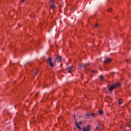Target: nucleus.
<instances>
[{
    "mask_svg": "<svg viewBox=\"0 0 131 131\" xmlns=\"http://www.w3.org/2000/svg\"><path fill=\"white\" fill-rule=\"evenodd\" d=\"M119 86H120V83H116L112 85L110 88H109L108 91L110 93H112V91H113L114 89H115L116 88H119Z\"/></svg>",
    "mask_w": 131,
    "mask_h": 131,
    "instance_id": "f257e3e1",
    "label": "nucleus"
},
{
    "mask_svg": "<svg viewBox=\"0 0 131 131\" xmlns=\"http://www.w3.org/2000/svg\"><path fill=\"white\" fill-rule=\"evenodd\" d=\"M79 125H82V122L80 121V122H79V123H77V121H76V125L77 127L78 128H79V129H82V128L80 127V126H79Z\"/></svg>",
    "mask_w": 131,
    "mask_h": 131,
    "instance_id": "f03ea898",
    "label": "nucleus"
},
{
    "mask_svg": "<svg viewBox=\"0 0 131 131\" xmlns=\"http://www.w3.org/2000/svg\"><path fill=\"white\" fill-rule=\"evenodd\" d=\"M54 60L55 61H57V60H58L59 62H61V61H62V56L58 55L56 56Z\"/></svg>",
    "mask_w": 131,
    "mask_h": 131,
    "instance_id": "7ed1b4c3",
    "label": "nucleus"
},
{
    "mask_svg": "<svg viewBox=\"0 0 131 131\" xmlns=\"http://www.w3.org/2000/svg\"><path fill=\"white\" fill-rule=\"evenodd\" d=\"M111 61H112V59H111V58L108 57L106 59H105L104 61V63H105V64H106L107 63H110V62H111Z\"/></svg>",
    "mask_w": 131,
    "mask_h": 131,
    "instance_id": "20e7f679",
    "label": "nucleus"
},
{
    "mask_svg": "<svg viewBox=\"0 0 131 131\" xmlns=\"http://www.w3.org/2000/svg\"><path fill=\"white\" fill-rule=\"evenodd\" d=\"M46 62L50 64L51 62H52V58L50 57H49L46 59Z\"/></svg>",
    "mask_w": 131,
    "mask_h": 131,
    "instance_id": "39448f33",
    "label": "nucleus"
},
{
    "mask_svg": "<svg viewBox=\"0 0 131 131\" xmlns=\"http://www.w3.org/2000/svg\"><path fill=\"white\" fill-rule=\"evenodd\" d=\"M49 64V66L51 67V68H54L55 67V63H54V62H51Z\"/></svg>",
    "mask_w": 131,
    "mask_h": 131,
    "instance_id": "423d86ee",
    "label": "nucleus"
},
{
    "mask_svg": "<svg viewBox=\"0 0 131 131\" xmlns=\"http://www.w3.org/2000/svg\"><path fill=\"white\" fill-rule=\"evenodd\" d=\"M67 70L68 71V72H71V70H72V66H71L70 67H68L67 69Z\"/></svg>",
    "mask_w": 131,
    "mask_h": 131,
    "instance_id": "0eeeda50",
    "label": "nucleus"
},
{
    "mask_svg": "<svg viewBox=\"0 0 131 131\" xmlns=\"http://www.w3.org/2000/svg\"><path fill=\"white\" fill-rule=\"evenodd\" d=\"M86 115L87 116H91V117H94V115H95L94 114L87 113Z\"/></svg>",
    "mask_w": 131,
    "mask_h": 131,
    "instance_id": "6e6552de",
    "label": "nucleus"
},
{
    "mask_svg": "<svg viewBox=\"0 0 131 131\" xmlns=\"http://www.w3.org/2000/svg\"><path fill=\"white\" fill-rule=\"evenodd\" d=\"M89 63H83V66L84 68H85V69H86V66H89Z\"/></svg>",
    "mask_w": 131,
    "mask_h": 131,
    "instance_id": "1a4fd4ad",
    "label": "nucleus"
},
{
    "mask_svg": "<svg viewBox=\"0 0 131 131\" xmlns=\"http://www.w3.org/2000/svg\"><path fill=\"white\" fill-rule=\"evenodd\" d=\"M99 113L100 115H102V114L104 113V112L102 110H100L99 111Z\"/></svg>",
    "mask_w": 131,
    "mask_h": 131,
    "instance_id": "9d476101",
    "label": "nucleus"
},
{
    "mask_svg": "<svg viewBox=\"0 0 131 131\" xmlns=\"http://www.w3.org/2000/svg\"><path fill=\"white\" fill-rule=\"evenodd\" d=\"M99 77H100L101 80H105V79H104V77L103 76V75H100V76H99Z\"/></svg>",
    "mask_w": 131,
    "mask_h": 131,
    "instance_id": "9b49d317",
    "label": "nucleus"
},
{
    "mask_svg": "<svg viewBox=\"0 0 131 131\" xmlns=\"http://www.w3.org/2000/svg\"><path fill=\"white\" fill-rule=\"evenodd\" d=\"M55 8H56V5H55V4L52 3V5H51V8L55 9Z\"/></svg>",
    "mask_w": 131,
    "mask_h": 131,
    "instance_id": "f8f14e48",
    "label": "nucleus"
},
{
    "mask_svg": "<svg viewBox=\"0 0 131 131\" xmlns=\"http://www.w3.org/2000/svg\"><path fill=\"white\" fill-rule=\"evenodd\" d=\"M122 104V101H121V99H119V105H121Z\"/></svg>",
    "mask_w": 131,
    "mask_h": 131,
    "instance_id": "ddd939ff",
    "label": "nucleus"
},
{
    "mask_svg": "<svg viewBox=\"0 0 131 131\" xmlns=\"http://www.w3.org/2000/svg\"><path fill=\"white\" fill-rule=\"evenodd\" d=\"M39 71L38 70H36V72L35 73V75H37V73H38Z\"/></svg>",
    "mask_w": 131,
    "mask_h": 131,
    "instance_id": "4468645a",
    "label": "nucleus"
},
{
    "mask_svg": "<svg viewBox=\"0 0 131 131\" xmlns=\"http://www.w3.org/2000/svg\"><path fill=\"white\" fill-rule=\"evenodd\" d=\"M108 12H111V11H112V8H109L108 10H107Z\"/></svg>",
    "mask_w": 131,
    "mask_h": 131,
    "instance_id": "2eb2a0df",
    "label": "nucleus"
},
{
    "mask_svg": "<svg viewBox=\"0 0 131 131\" xmlns=\"http://www.w3.org/2000/svg\"><path fill=\"white\" fill-rule=\"evenodd\" d=\"M52 2V3L53 4V3H54V2L55 1V0H50V2Z\"/></svg>",
    "mask_w": 131,
    "mask_h": 131,
    "instance_id": "dca6fc26",
    "label": "nucleus"
},
{
    "mask_svg": "<svg viewBox=\"0 0 131 131\" xmlns=\"http://www.w3.org/2000/svg\"><path fill=\"white\" fill-rule=\"evenodd\" d=\"M98 26H99V25H98V24H96L95 25V27H98Z\"/></svg>",
    "mask_w": 131,
    "mask_h": 131,
    "instance_id": "f3484780",
    "label": "nucleus"
},
{
    "mask_svg": "<svg viewBox=\"0 0 131 131\" xmlns=\"http://www.w3.org/2000/svg\"><path fill=\"white\" fill-rule=\"evenodd\" d=\"M25 0H21V3H24Z\"/></svg>",
    "mask_w": 131,
    "mask_h": 131,
    "instance_id": "a211bd4d",
    "label": "nucleus"
},
{
    "mask_svg": "<svg viewBox=\"0 0 131 131\" xmlns=\"http://www.w3.org/2000/svg\"><path fill=\"white\" fill-rule=\"evenodd\" d=\"M96 129H99V127H96Z\"/></svg>",
    "mask_w": 131,
    "mask_h": 131,
    "instance_id": "6ab92c4d",
    "label": "nucleus"
},
{
    "mask_svg": "<svg viewBox=\"0 0 131 131\" xmlns=\"http://www.w3.org/2000/svg\"><path fill=\"white\" fill-rule=\"evenodd\" d=\"M92 73H95V71H93Z\"/></svg>",
    "mask_w": 131,
    "mask_h": 131,
    "instance_id": "aec40b11",
    "label": "nucleus"
},
{
    "mask_svg": "<svg viewBox=\"0 0 131 131\" xmlns=\"http://www.w3.org/2000/svg\"><path fill=\"white\" fill-rule=\"evenodd\" d=\"M74 118H75V115H74Z\"/></svg>",
    "mask_w": 131,
    "mask_h": 131,
    "instance_id": "412c9836",
    "label": "nucleus"
},
{
    "mask_svg": "<svg viewBox=\"0 0 131 131\" xmlns=\"http://www.w3.org/2000/svg\"><path fill=\"white\" fill-rule=\"evenodd\" d=\"M128 126H129V127H130V125H128Z\"/></svg>",
    "mask_w": 131,
    "mask_h": 131,
    "instance_id": "4be33fe9",
    "label": "nucleus"
},
{
    "mask_svg": "<svg viewBox=\"0 0 131 131\" xmlns=\"http://www.w3.org/2000/svg\"><path fill=\"white\" fill-rule=\"evenodd\" d=\"M27 64H29V62H28Z\"/></svg>",
    "mask_w": 131,
    "mask_h": 131,
    "instance_id": "5701e85b",
    "label": "nucleus"
},
{
    "mask_svg": "<svg viewBox=\"0 0 131 131\" xmlns=\"http://www.w3.org/2000/svg\"><path fill=\"white\" fill-rule=\"evenodd\" d=\"M126 62H127V59H126Z\"/></svg>",
    "mask_w": 131,
    "mask_h": 131,
    "instance_id": "b1692460",
    "label": "nucleus"
},
{
    "mask_svg": "<svg viewBox=\"0 0 131 131\" xmlns=\"http://www.w3.org/2000/svg\"><path fill=\"white\" fill-rule=\"evenodd\" d=\"M24 67H25V66H24Z\"/></svg>",
    "mask_w": 131,
    "mask_h": 131,
    "instance_id": "393cba45",
    "label": "nucleus"
}]
</instances>
